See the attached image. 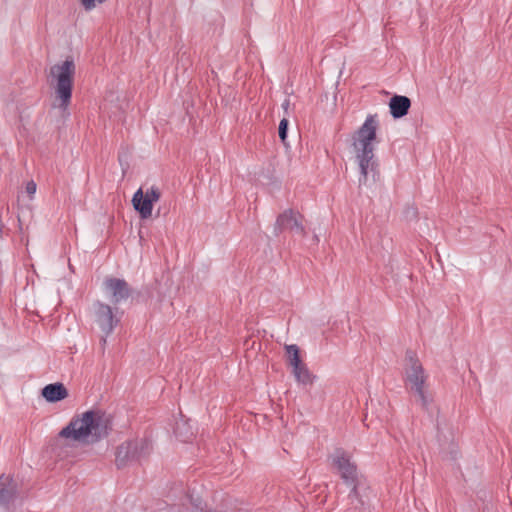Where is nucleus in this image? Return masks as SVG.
<instances>
[{"label": "nucleus", "instance_id": "nucleus-1", "mask_svg": "<svg viewBox=\"0 0 512 512\" xmlns=\"http://www.w3.org/2000/svg\"><path fill=\"white\" fill-rule=\"evenodd\" d=\"M110 430L111 424L104 412L88 410L75 415L59 432V436L83 444H94L106 438Z\"/></svg>", "mask_w": 512, "mask_h": 512}, {"label": "nucleus", "instance_id": "nucleus-17", "mask_svg": "<svg viewBox=\"0 0 512 512\" xmlns=\"http://www.w3.org/2000/svg\"><path fill=\"white\" fill-rule=\"evenodd\" d=\"M285 349H286V352L288 355L289 364L292 366V368L303 363L300 358L299 348L297 345H295V344L286 345Z\"/></svg>", "mask_w": 512, "mask_h": 512}, {"label": "nucleus", "instance_id": "nucleus-20", "mask_svg": "<svg viewBox=\"0 0 512 512\" xmlns=\"http://www.w3.org/2000/svg\"><path fill=\"white\" fill-rule=\"evenodd\" d=\"M37 189L36 183L31 180L26 184V193L30 196V198L33 197Z\"/></svg>", "mask_w": 512, "mask_h": 512}, {"label": "nucleus", "instance_id": "nucleus-21", "mask_svg": "<svg viewBox=\"0 0 512 512\" xmlns=\"http://www.w3.org/2000/svg\"><path fill=\"white\" fill-rule=\"evenodd\" d=\"M289 106H290V100L285 99V101L282 103V108L285 110L286 113L288 111Z\"/></svg>", "mask_w": 512, "mask_h": 512}, {"label": "nucleus", "instance_id": "nucleus-7", "mask_svg": "<svg viewBox=\"0 0 512 512\" xmlns=\"http://www.w3.org/2000/svg\"><path fill=\"white\" fill-rule=\"evenodd\" d=\"M331 460L345 484H353L361 479V476L358 474L357 465L351 461V457L345 450L341 448L336 449L331 455Z\"/></svg>", "mask_w": 512, "mask_h": 512}, {"label": "nucleus", "instance_id": "nucleus-13", "mask_svg": "<svg viewBox=\"0 0 512 512\" xmlns=\"http://www.w3.org/2000/svg\"><path fill=\"white\" fill-rule=\"evenodd\" d=\"M41 394L47 402L55 403L65 399L68 396V390L63 383L57 382L46 385Z\"/></svg>", "mask_w": 512, "mask_h": 512}, {"label": "nucleus", "instance_id": "nucleus-2", "mask_svg": "<svg viewBox=\"0 0 512 512\" xmlns=\"http://www.w3.org/2000/svg\"><path fill=\"white\" fill-rule=\"evenodd\" d=\"M378 121L375 116L369 115L362 126L354 133L352 146L356 153V159L361 176L359 184H366L371 174L373 181L379 176L377 161L374 157L373 141L376 139Z\"/></svg>", "mask_w": 512, "mask_h": 512}, {"label": "nucleus", "instance_id": "nucleus-8", "mask_svg": "<svg viewBox=\"0 0 512 512\" xmlns=\"http://www.w3.org/2000/svg\"><path fill=\"white\" fill-rule=\"evenodd\" d=\"M161 197L160 190L152 186L144 193L142 188H139L133 195L132 204L134 209L139 213L141 219H148L152 215L153 204Z\"/></svg>", "mask_w": 512, "mask_h": 512}, {"label": "nucleus", "instance_id": "nucleus-18", "mask_svg": "<svg viewBox=\"0 0 512 512\" xmlns=\"http://www.w3.org/2000/svg\"><path fill=\"white\" fill-rule=\"evenodd\" d=\"M289 121L286 118H283L278 127V135L281 140V142L287 146L286 140H287V131H288Z\"/></svg>", "mask_w": 512, "mask_h": 512}, {"label": "nucleus", "instance_id": "nucleus-11", "mask_svg": "<svg viewBox=\"0 0 512 512\" xmlns=\"http://www.w3.org/2000/svg\"><path fill=\"white\" fill-rule=\"evenodd\" d=\"M18 497V484L10 475L0 476V506L8 507Z\"/></svg>", "mask_w": 512, "mask_h": 512}, {"label": "nucleus", "instance_id": "nucleus-14", "mask_svg": "<svg viewBox=\"0 0 512 512\" xmlns=\"http://www.w3.org/2000/svg\"><path fill=\"white\" fill-rule=\"evenodd\" d=\"M346 485L350 488V492L348 494V500L350 505L354 509L365 510L368 503L364 499V496L359 491L361 479L355 481L353 484Z\"/></svg>", "mask_w": 512, "mask_h": 512}, {"label": "nucleus", "instance_id": "nucleus-10", "mask_svg": "<svg viewBox=\"0 0 512 512\" xmlns=\"http://www.w3.org/2000/svg\"><path fill=\"white\" fill-rule=\"evenodd\" d=\"M299 218L300 215L294 212V210H285L283 213L279 214L276 219L274 225V234L279 235L285 230H290L296 234L304 236L305 229Z\"/></svg>", "mask_w": 512, "mask_h": 512}, {"label": "nucleus", "instance_id": "nucleus-16", "mask_svg": "<svg viewBox=\"0 0 512 512\" xmlns=\"http://www.w3.org/2000/svg\"><path fill=\"white\" fill-rule=\"evenodd\" d=\"M293 374L298 382L303 384H311L312 383V375L308 370L305 363H302L293 368Z\"/></svg>", "mask_w": 512, "mask_h": 512}, {"label": "nucleus", "instance_id": "nucleus-6", "mask_svg": "<svg viewBox=\"0 0 512 512\" xmlns=\"http://www.w3.org/2000/svg\"><path fill=\"white\" fill-rule=\"evenodd\" d=\"M93 319L102 332L100 342L102 349L104 350L107 343V337L120 323L121 315L118 314L117 309L114 311L110 305L96 301L93 304Z\"/></svg>", "mask_w": 512, "mask_h": 512}, {"label": "nucleus", "instance_id": "nucleus-12", "mask_svg": "<svg viewBox=\"0 0 512 512\" xmlns=\"http://www.w3.org/2000/svg\"><path fill=\"white\" fill-rule=\"evenodd\" d=\"M411 100L407 96L394 95L389 101L390 114L394 119H400L408 114Z\"/></svg>", "mask_w": 512, "mask_h": 512}, {"label": "nucleus", "instance_id": "nucleus-4", "mask_svg": "<svg viewBox=\"0 0 512 512\" xmlns=\"http://www.w3.org/2000/svg\"><path fill=\"white\" fill-rule=\"evenodd\" d=\"M75 72L76 67L72 58H67L50 68V75L55 79V96L62 111H66L71 103Z\"/></svg>", "mask_w": 512, "mask_h": 512}, {"label": "nucleus", "instance_id": "nucleus-19", "mask_svg": "<svg viewBox=\"0 0 512 512\" xmlns=\"http://www.w3.org/2000/svg\"><path fill=\"white\" fill-rule=\"evenodd\" d=\"M186 498L189 500V502L196 508V509H203L202 508V501L199 497L194 498L192 494H187Z\"/></svg>", "mask_w": 512, "mask_h": 512}, {"label": "nucleus", "instance_id": "nucleus-3", "mask_svg": "<svg viewBox=\"0 0 512 512\" xmlns=\"http://www.w3.org/2000/svg\"><path fill=\"white\" fill-rule=\"evenodd\" d=\"M405 359L408 362L405 372L406 385L416 397V402L420 404L421 408L426 412H430L433 396L426 387L427 375L424 368L416 353L412 350L406 352Z\"/></svg>", "mask_w": 512, "mask_h": 512}, {"label": "nucleus", "instance_id": "nucleus-15", "mask_svg": "<svg viewBox=\"0 0 512 512\" xmlns=\"http://www.w3.org/2000/svg\"><path fill=\"white\" fill-rule=\"evenodd\" d=\"M174 434L182 442H189L194 437V432L189 421L183 419V417L176 421Z\"/></svg>", "mask_w": 512, "mask_h": 512}, {"label": "nucleus", "instance_id": "nucleus-5", "mask_svg": "<svg viewBox=\"0 0 512 512\" xmlns=\"http://www.w3.org/2000/svg\"><path fill=\"white\" fill-rule=\"evenodd\" d=\"M151 450V441L146 438L127 440L117 447L116 466L123 468L133 462H139L146 458Z\"/></svg>", "mask_w": 512, "mask_h": 512}, {"label": "nucleus", "instance_id": "nucleus-9", "mask_svg": "<svg viewBox=\"0 0 512 512\" xmlns=\"http://www.w3.org/2000/svg\"><path fill=\"white\" fill-rule=\"evenodd\" d=\"M103 289L113 305L126 301L132 294L129 284L120 278L107 277L103 282Z\"/></svg>", "mask_w": 512, "mask_h": 512}]
</instances>
